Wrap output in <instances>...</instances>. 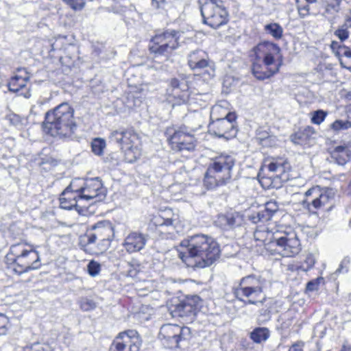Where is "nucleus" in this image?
I'll return each instance as SVG.
<instances>
[{
	"mask_svg": "<svg viewBox=\"0 0 351 351\" xmlns=\"http://www.w3.org/2000/svg\"><path fill=\"white\" fill-rule=\"evenodd\" d=\"M297 4H298V14L300 17L304 18V17L307 16L308 15H309L310 8H309L308 4H306V3L302 4V3H299Z\"/></svg>",
	"mask_w": 351,
	"mask_h": 351,
	"instance_id": "obj_43",
	"label": "nucleus"
},
{
	"mask_svg": "<svg viewBox=\"0 0 351 351\" xmlns=\"http://www.w3.org/2000/svg\"><path fill=\"white\" fill-rule=\"evenodd\" d=\"M29 80V75L26 70L25 69H19L17 73L11 77L8 82L9 90L18 93L21 90L25 88Z\"/></svg>",
	"mask_w": 351,
	"mask_h": 351,
	"instance_id": "obj_24",
	"label": "nucleus"
},
{
	"mask_svg": "<svg viewBox=\"0 0 351 351\" xmlns=\"http://www.w3.org/2000/svg\"><path fill=\"white\" fill-rule=\"evenodd\" d=\"M164 1H165V0H152V4L156 8H158L160 7V3H162Z\"/></svg>",
	"mask_w": 351,
	"mask_h": 351,
	"instance_id": "obj_54",
	"label": "nucleus"
},
{
	"mask_svg": "<svg viewBox=\"0 0 351 351\" xmlns=\"http://www.w3.org/2000/svg\"><path fill=\"white\" fill-rule=\"evenodd\" d=\"M141 339L135 330H128L119 333L112 344L117 347V350L139 351Z\"/></svg>",
	"mask_w": 351,
	"mask_h": 351,
	"instance_id": "obj_21",
	"label": "nucleus"
},
{
	"mask_svg": "<svg viewBox=\"0 0 351 351\" xmlns=\"http://www.w3.org/2000/svg\"><path fill=\"white\" fill-rule=\"evenodd\" d=\"M326 116V112L322 110H316L312 113L311 122L314 124L319 125L324 121Z\"/></svg>",
	"mask_w": 351,
	"mask_h": 351,
	"instance_id": "obj_34",
	"label": "nucleus"
},
{
	"mask_svg": "<svg viewBox=\"0 0 351 351\" xmlns=\"http://www.w3.org/2000/svg\"><path fill=\"white\" fill-rule=\"evenodd\" d=\"M204 23L213 29L226 24L228 14L221 0H208L201 6Z\"/></svg>",
	"mask_w": 351,
	"mask_h": 351,
	"instance_id": "obj_11",
	"label": "nucleus"
},
{
	"mask_svg": "<svg viewBox=\"0 0 351 351\" xmlns=\"http://www.w3.org/2000/svg\"><path fill=\"white\" fill-rule=\"evenodd\" d=\"M280 51L278 45L269 41L261 43L254 48L252 70L258 80L269 78L279 71L282 62Z\"/></svg>",
	"mask_w": 351,
	"mask_h": 351,
	"instance_id": "obj_3",
	"label": "nucleus"
},
{
	"mask_svg": "<svg viewBox=\"0 0 351 351\" xmlns=\"http://www.w3.org/2000/svg\"><path fill=\"white\" fill-rule=\"evenodd\" d=\"M216 224L224 230L230 229L229 226V214L220 215L216 220Z\"/></svg>",
	"mask_w": 351,
	"mask_h": 351,
	"instance_id": "obj_39",
	"label": "nucleus"
},
{
	"mask_svg": "<svg viewBox=\"0 0 351 351\" xmlns=\"http://www.w3.org/2000/svg\"><path fill=\"white\" fill-rule=\"evenodd\" d=\"M236 118L235 114H230L228 117L213 121L209 124V131L219 137L227 139L235 137L237 133Z\"/></svg>",
	"mask_w": 351,
	"mask_h": 351,
	"instance_id": "obj_20",
	"label": "nucleus"
},
{
	"mask_svg": "<svg viewBox=\"0 0 351 351\" xmlns=\"http://www.w3.org/2000/svg\"><path fill=\"white\" fill-rule=\"evenodd\" d=\"M80 181L78 189L83 201L88 202L95 199L97 202L105 197L106 191L99 178L86 180L80 179Z\"/></svg>",
	"mask_w": 351,
	"mask_h": 351,
	"instance_id": "obj_18",
	"label": "nucleus"
},
{
	"mask_svg": "<svg viewBox=\"0 0 351 351\" xmlns=\"http://www.w3.org/2000/svg\"><path fill=\"white\" fill-rule=\"evenodd\" d=\"M270 335L268 328L265 327H258L254 329L250 333V338L256 343H261L265 341Z\"/></svg>",
	"mask_w": 351,
	"mask_h": 351,
	"instance_id": "obj_29",
	"label": "nucleus"
},
{
	"mask_svg": "<svg viewBox=\"0 0 351 351\" xmlns=\"http://www.w3.org/2000/svg\"><path fill=\"white\" fill-rule=\"evenodd\" d=\"M180 32L167 30L155 35L149 44V50L157 56H165L177 49L179 45Z\"/></svg>",
	"mask_w": 351,
	"mask_h": 351,
	"instance_id": "obj_14",
	"label": "nucleus"
},
{
	"mask_svg": "<svg viewBox=\"0 0 351 351\" xmlns=\"http://www.w3.org/2000/svg\"><path fill=\"white\" fill-rule=\"evenodd\" d=\"M349 123L343 122L341 120H337L332 124V128L335 130H339L341 129H346L348 128V125Z\"/></svg>",
	"mask_w": 351,
	"mask_h": 351,
	"instance_id": "obj_45",
	"label": "nucleus"
},
{
	"mask_svg": "<svg viewBox=\"0 0 351 351\" xmlns=\"http://www.w3.org/2000/svg\"><path fill=\"white\" fill-rule=\"evenodd\" d=\"M264 167H267L276 178L282 181L288 179L287 171L289 169V165L284 158L267 159L265 161Z\"/></svg>",
	"mask_w": 351,
	"mask_h": 351,
	"instance_id": "obj_22",
	"label": "nucleus"
},
{
	"mask_svg": "<svg viewBox=\"0 0 351 351\" xmlns=\"http://www.w3.org/2000/svg\"><path fill=\"white\" fill-rule=\"evenodd\" d=\"M148 91L147 85H142L139 88H136V90L134 91L136 94V97H142V96L146 95Z\"/></svg>",
	"mask_w": 351,
	"mask_h": 351,
	"instance_id": "obj_46",
	"label": "nucleus"
},
{
	"mask_svg": "<svg viewBox=\"0 0 351 351\" xmlns=\"http://www.w3.org/2000/svg\"><path fill=\"white\" fill-rule=\"evenodd\" d=\"M110 351H123V350H117V347L114 345L112 344L110 348Z\"/></svg>",
	"mask_w": 351,
	"mask_h": 351,
	"instance_id": "obj_57",
	"label": "nucleus"
},
{
	"mask_svg": "<svg viewBox=\"0 0 351 351\" xmlns=\"http://www.w3.org/2000/svg\"><path fill=\"white\" fill-rule=\"evenodd\" d=\"M80 179L77 178L71 181L70 184L64 190L60 197V207L65 210H71L75 208L79 213H81L82 210L78 203H81L83 199L81 198V194L79 192L78 185L80 182Z\"/></svg>",
	"mask_w": 351,
	"mask_h": 351,
	"instance_id": "obj_19",
	"label": "nucleus"
},
{
	"mask_svg": "<svg viewBox=\"0 0 351 351\" xmlns=\"http://www.w3.org/2000/svg\"><path fill=\"white\" fill-rule=\"evenodd\" d=\"M5 259L8 264L12 265L13 271L18 274L38 269L41 266L38 252L25 243L12 245Z\"/></svg>",
	"mask_w": 351,
	"mask_h": 351,
	"instance_id": "obj_5",
	"label": "nucleus"
},
{
	"mask_svg": "<svg viewBox=\"0 0 351 351\" xmlns=\"http://www.w3.org/2000/svg\"><path fill=\"white\" fill-rule=\"evenodd\" d=\"M254 237L256 245L263 246L261 254L269 252L271 255L292 257L301 250L298 234L291 227L275 226L271 223L259 225L254 231Z\"/></svg>",
	"mask_w": 351,
	"mask_h": 351,
	"instance_id": "obj_1",
	"label": "nucleus"
},
{
	"mask_svg": "<svg viewBox=\"0 0 351 351\" xmlns=\"http://www.w3.org/2000/svg\"><path fill=\"white\" fill-rule=\"evenodd\" d=\"M180 246L184 250L180 251L178 256L188 267H209L219 257L218 243L205 234H196L184 239Z\"/></svg>",
	"mask_w": 351,
	"mask_h": 351,
	"instance_id": "obj_2",
	"label": "nucleus"
},
{
	"mask_svg": "<svg viewBox=\"0 0 351 351\" xmlns=\"http://www.w3.org/2000/svg\"><path fill=\"white\" fill-rule=\"evenodd\" d=\"M260 139L263 141V143L265 145H267L268 143L272 142L273 143H275L276 142V137L275 136H268V137H260Z\"/></svg>",
	"mask_w": 351,
	"mask_h": 351,
	"instance_id": "obj_49",
	"label": "nucleus"
},
{
	"mask_svg": "<svg viewBox=\"0 0 351 351\" xmlns=\"http://www.w3.org/2000/svg\"><path fill=\"white\" fill-rule=\"evenodd\" d=\"M337 42H332V47L335 46V45H337Z\"/></svg>",
	"mask_w": 351,
	"mask_h": 351,
	"instance_id": "obj_61",
	"label": "nucleus"
},
{
	"mask_svg": "<svg viewBox=\"0 0 351 351\" xmlns=\"http://www.w3.org/2000/svg\"><path fill=\"white\" fill-rule=\"evenodd\" d=\"M7 333L5 332V330L3 328L0 327V336L5 335Z\"/></svg>",
	"mask_w": 351,
	"mask_h": 351,
	"instance_id": "obj_59",
	"label": "nucleus"
},
{
	"mask_svg": "<svg viewBox=\"0 0 351 351\" xmlns=\"http://www.w3.org/2000/svg\"><path fill=\"white\" fill-rule=\"evenodd\" d=\"M211 95L208 93L196 94L193 96L191 95V101L189 103H197L199 104V106H205L206 103L208 102L211 99Z\"/></svg>",
	"mask_w": 351,
	"mask_h": 351,
	"instance_id": "obj_32",
	"label": "nucleus"
},
{
	"mask_svg": "<svg viewBox=\"0 0 351 351\" xmlns=\"http://www.w3.org/2000/svg\"><path fill=\"white\" fill-rule=\"evenodd\" d=\"M87 269H88V274L91 276L94 277L99 274V273L101 270V265L99 263H97L95 261H91L88 264Z\"/></svg>",
	"mask_w": 351,
	"mask_h": 351,
	"instance_id": "obj_37",
	"label": "nucleus"
},
{
	"mask_svg": "<svg viewBox=\"0 0 351 351\" xmlns=\"http://www.w3.org/2000/svg\"><path fill=\"white\" fill-rule=\"evenodd\" d=\"M303 343H297L292 346L289 351H303L302 350Z\"/></svg>",
	"mask_w": 351,
	"mask_h": 351,
	"instance_id": "obj_51",
	"label": "nucleus"
},
{
	"mask_svg": "<svg viewBox=\"0 0 351 351\" xmlns=\"http://www.w3.org/2000/svg\"><path fill=\"white\" fill-rule=\"evenodd\" d=\"M189 86L185 79H171L167 89V99L173 106L185 104L191 101Z\"/></svg>",
	"mask_w": 351,
	"mask_h": 351,
	"instance_id": "obj_16",
	"label": "nucleus"
},
{
	"mask_svg": "<svg viewBox=\"0 0 351 351\" xmlns=\"http://www.w3.org/2000/svg\"><path fill=\"white\" fill-rule=\"evenodd\" d=\"M278 206L275 202H267L265 203L263 209L261 210L258 214V221H267L272 215L278 210Z\"/></svg>",
	"mask_w": 351,
	"mask_h": 351,
	"instance_id": "obj_27",
	"label": "nucleus"
},
{
	"mask_svg": "<svg viewBox=\"0 0 351 351\" xmlns=\"http://www.w3.org/2000/svg\"><path fill=\"white\" fill-rule=\"evenodd\" d=\"M191 330L188 327L167 324L162 326L158 338L163 345L169 348H178L189 339Z\"/></svg>",
	"mask_w": 351,
	"mask_h": 351,
	"instance_id": "obj_12",
	"label": "nucleus"
},
{
	"mask_svg": "<svg viewBox=\"0 0 351 351\" xmlns=\"http://www.w3.org/2000/svg\"><path fill=\"white\" fill-rule=\"evenodd\" d=\"M340 351H351V348L347 346H343Z\"/></svg>",
	"mask_w": 351,
	"mask_h": 351,
	"instance_id": "obj_56",
	"label": "nucleus"
},
{
	"mask_svg": "<svg viewBox=\"0 0 351 351\" xmlns=\"http://www.w3.org/2000/svg\"><path fill=\"white\" fill-rule=\"evenodd\" d=\"M95 233L100 241H108L112 234V228L109 222L102 221L94 226Z\"/></svg>",
	"mask_w": 351,
	"mask_h": 351,
	"instance_id": "obj_25",
	"label": "nucleus"
},
{
	"mask_svg": "<svg viewBox=\"0 0 351 351\" xmlns=\"http://www.w3.org/2000/svg\"><path fill=\"white\" fill-rule=\"evenodd\" d=\"M315 263L314 256L312 254H308L300 267L302 271H307L314 266Z\"/></svg>",
	"mask_w": 351,
	"mask_h": 351,
	"instance_id": "obj_38",
	"label": "nucleus"
},
{
	"mask_svg": "<svg viewBox=\"0 0 351 351\" xmlns=\"http://www.w3.org/2000/svg\"><path fill=\"white\" fill-rule=\"evenodd\" d=\"M264 31L276 40H280L283 36V28L277 23L266 24L264 26Z\"/></svg>",
	"mask_w": 351,
	"mask_h": 351,
	"instance_id": "obj_30",
	"label": "nucleus"
},
{
	"mask_svg": "<svg viewBox=\"0 0 351 351\" xmlns=\"http://www.w3.org/2000/svg\"><path fill=\"white\" fill-rule=\"evenodd\" d=\"M227 104L226 101H221L213 106L210 110V119L213 121H217L222 119L223 117H228L230 114H234V112H228L225 106Z\"/></svg>",
	"mask_w": 351,
	"mask_h": 351,
	"instance_id": "obj_28",
	"label": "nucleus"
},
{
	"mask_svg": "<svg viewBox=\"0 0 351 351\" xmlns=\"http://www.w3.org/2000/svg\"><path fill=\"white\" fill-rule=\"evenodd\" d=\"M106 141L101 138H96L91 143L92 152L97 156H101L104 153L106 147Z\"/></svg>",
	"mask_w": 351,
	"mask_h": 351,
	"instance_id": "obj_31",
	"label": "nucleus"
},
{
	"mask_svg": "<svg viewBox=\"0 0 351 351\" xmlns=\"http://www.w3.org/2000/svg\"><path fill=\"white\" fill-rule=\"evenodd\" d=\"M302 204L309 213L315 214L317 210H329L333 205L335 192L332 189L313 186L304 193Z\"/></svg>",
	"mask_w": 351,
	"mask_h": 351,
	"instance_id": "obj_7",
	"label": "nucleus"
},
{
	"mask_svg": "<svg viewBox=\"0 0 351 351\" xmlns=\"http://www.w3.org/2000/svg\"><path fill=\"white\" fill-rule=\"evenodd\" d=\"M341 0H331L326 5V12L330 14L339 12L341 10Z\"/></svg>",
	"mask_w": 351,
	"mask_h": 351,
	"instance_id": "obj_35",
	"label": "nucleus"
},
{
	"mask_svg": "<svg viewBox=\"0 0 351 351\" xmlns=\"http://www.w3.org/2000/svg\"><path fill=\"white\" fill-rule=\"evenodd\" d=\"M9 320L8 317L3 315H0V327L5 330V332H8V325Z\"/></svg>",
	"mask_w": 351,
	"mask_h": 351,
	"instance_id": "obj_47",
	"label": "nucleus"
},
{
	"mask_svg": "<svg viewBox=\"0 0 351 351\" xmlns=\"http://www.w3.org/2000/svg\"><path fill=\"white\" fill-rule=\"evenodd\" d=\"M343 54L344 56L347 58H351V50L349 49L348 48H345Z\"/></svg>",
	"mask_w": 351,
	"mask_h": 351,
	"instance_id": "obj_55",
	"label": "nucleus"
},
{
	"mask_svg": "<svg viewBox=\"0 0 351 351\" xmlns=\"http://www.w3.org/2000/svg\"><path fill=\"white\" fill-rule=\"evenodd\" d=\"M194 117L198 119V123L195 125L189 123L188 125L181 126L170 135L169 142L172 149L178 152H191L195 149L196 140L192 133L202 127L203 121L197 110H195Z\"/></svg>",
	"mask_w": 351,
	"mask_h": 351,
	"instance_id": "obj_8",
	"label": "nucleus"
},
{
	"mask_svg": "<svg viewBox=\"0 0 351 351\" xmlns=\"http://www.w3.org/2000/svg\"><path fill=\"white\" fill-rule=\"evenodd\" d=\"M302 1V0H296L297 3H301Z\"/></svg>",
	"mask_w": 351,
	"mask_h": 351,
	"instance_id": "obj_62",
	"label": "nucleus"
},
{
	"mask_svg": "<svg viewBox=\"0 0 351 351\" xmlns=\"http://www.w3.org/2000/svg\"><path fill=\"white\" fill-rule=\"evenodd\" d=\"M66 4L69 5L72 9L82 10L84 5L85 2L84 0H62Z\"/></svg>",
	"mask_w": 351,
	"mask_h": 351,
	"instance_id": "obj_40",
	"label": "nucleus"
},
{
	"mask_svg": "<svg viewBox=\"0 0 351 351\" xmlns=\"http://www.w3.org/2000/svg\"><path fill=\"white\" fill-rule=\"evenodd\" d=\"M188 64L194 71H200L205 80H208L215 75V64L210 61L207 53L202 50L191 51L188 56Z\"/></svg>",
	"mask_w": 351,
	"mask_h": 351,
	"instance_id": "obj_15",
	"label": "nucleus"
},
{
	"mask_svg": "<svg viewBox=\"0 0 351 351\" xmlns=\"http://www.w3.org/2000/svg\"><path fill=\"white\" fill-rule=\"evenodd\" d=\"M20 95H23L25 97H29L30 96L29 91H27L25 93H20Z\"/></svg>",
	"mask_w": 351,
	"mask_h": 351,
	"instance_id": "obj_58",
	"label": "nucleus"
},
{
	"mask_svg": "<svg viewBox=\"0 0 351 351\" xmlns=\"http://www.w3.org/2000/svg\"><path fill=\"white\" fill-rule=\"evenodd\" d=\"M110 138L119 144L127 162H135L141 156L140 143L138 135L132 130L113 131Z\"/></svg>",
	"mask_w": 351,
	"mask_h": 351,
	"instance_id": "obj_10",
	"label": "nucleus"
},
{
	"mask_svg": "<svg viewBox=\"0 0 351 351\" xmlns=\"http://www.w3.org/2000/svg\"><path fill=\"white\" fill-rule=\"evenodd\" d=\"M97 240H99V239H98V237H97V235L95 232L88 234V244L93 243L96 242V241H97Z\"/></svg>",
	"mask_w": 351,
	"mask_h": 351,
	"instance_id": "obj_50",
	"label": "nucleus"
},
{
	"mask_svg": "<svg viewBox=\"0 0 351 351\" xmlns=\"http://www.w3.org/2000/svg\"><path fill=\"white\" fill-rule=\"evenodd\" d=\"M350 264V260L348 258H344L341 264L339 265V268L337 269V273H346L348 271V265Z\"/></svg>",
	"mask_w": 351,
	"mask_h": 351,
	"instance_id": "obj_44",
	"label": "nucleus"
},
{
	"mask_svg": "<svg viewBox=\"0 0 351 351\" xmlns=\"http://www.w3.org/2000/svg\"><path fill=\"white\" fill-rule=\"evenodd\" d=\"M265 280L260 276L250 275L243 277L234 290V294L240 300L247 299V304H255L263 302L265 296L263 293Z\"/></svg>",
	"mask_w": 351,
	"mask_h": 351,
	"instance_id": "obj_9",
	"label": "nucleus"
},
{
	"mask_svg": "<svg viewBox=\"0 0 351 351\" xmlns=\"http://www.w3.org/2000/svg\"><path fill=\"white\" fill-rule=\"evenodd\" d=\"M306 4L313 3L315 1V0H305Z\"/></svg>",
	"mask_w": 351,
	"mask_h": 351,
	"instance_id": "obj_60",
	"label": "nucleus"
},
{
	"mask_svg": "<svg viewBox=\"0 0 351 351\" xmlns=\"http://www.w3.org/2000/svg\"><path fill=\"white\" fill-rule=\"evenodd\" d=\"M32 351H51L48 346H43L40 344H36L31 347Z\"/></svg>",
	"mask_w": 351,
	"mask_h": 351,
	"instance_id": "obj_48",
	"label": "nucleus"
},
{
	"mask_svg": "<svg viewBox=\"0 0 351 351\" xmlns=\"http://www.w3.org/2000/svg\"><path fill=\"white\" fill-rule=\"evenodd\" d=\"M322 278H317L313 280L308 282L306 285V290L309 291H317L319 284L323 282Z\"/></svg>",
	"mask_w": 351,
	"mask_h": 351,
	"instance_id": "obj_42",
	"label": "nucleus"
},
{
	"mask_svg": "<svg viewBox=\"0 0 351 351\" xmlns=\"http://www.w3.org/2000/svg\"><path fill=\"white\" fill-rule=\"evenodd\" d=\"M73 115V108L68 103H62L47 112L44 129L53 136H70L76 128Z\"/></svg>",
	"mask_w": 351,
	"mask_h": 351,
	"instance_id": "obj_4",
	"label": "nucleus"
},
{
	"mask_svg": "<svg viewBox=\"0 0 351 351\" xmlns=\"http://www.w3.org/2000/svg\"><path fill=\"white\" fill-rule=\"evenodd\" d=\"M200 299L197 295L187 297L170 308L173 317H181L185 322H192L197 313Z\"/></svg>",
	"mask_w": 351,
	"mask_h": 351,
	"instance_id": "obj_17",
	"label": "nucleus"
},
{
	"mask_svg": "<svg viewBox=\"0 0 351 351\" xmlns=\"http://www.w3.org/2000/svg\"><path fill=\"white\" fill-rule=\"evenodd\" d=\"M243 221V216L239 213H232L229 214L230 228L241 226Z\"/></svg>",
	"mask_w": 351,
	"mask_h": 351,
	"instance_id": "obj_33",
	"label": "nucleus"
},
{
	"mask_svg": "<svg viewBox=\"0 0 351 351\" xmlns=\"http://www.w3.org/2000/svg\"><path fill=\"white\" fill-rule=\"evenodd\" d=\"M342 25L347 29L351 28V12L350 14L346 19V21Z\"/></svg>",
	"mask_w": 351,
	"mask_h": 351,
	"instance_id": "obj_53",
	"label": "nucleus"
},
{
	"mask_svg": "<svg viewBox=\"0 0 351 351\" xmlns=\"http://www.w3.org/2000/svg\"><path fill=\"white\" fill-rule=\"evenodd\" d=\"M332 158L338 165H343L351 158V152L344 146H337L331 153Z\"/></svg>",
	"mask_w": 351,
	"mask_h": 351,
	"instance_id": "obj_26",
	"label": "nucleus"
},
{
	"mask_svg": "<svg viewBox=\"0 0 351 351\" xmlns=\"http://www.w3.org/2000/svg\"><path fill=\"white\" fill-rule=\"evenodd\" d=\"M291 141L294 143L295 144H300V134H295L291 136Z\"/></svg>",
	"mask_w": 351,
	"mask_h": 351,
	"instance_id": "obj_52",
	"label": "nucleus"
},
{
	"mask_svg": "<svg viewBox=\"0 0 351 351\" xmlns=\"http://www.w3.org/2000/svg\"><path fill=\"white\" fill-rule=\"evenodd\" d=\"M147 241V238L145 234L132 232L125 238L123 246L129 253L137 252L144 248Z\"/></svg>",
	"mask_w": 351,
	"mask_h": 351,
	"instance_id": "obj_23",
	"label": "nucleus"
},
{
	"mask_svg": "<svg viewBox=\"0 0 351 351\" xmlns=\"http://www.w3.org/2000/svg\"><path fill=\"white\" fill-rule=\"evenodd\" d=\"M234 163V158L229 154H221L213 158L204 175V186L214 189L227 184L232 178Z\"/></svg>",
	"mask_w": 351,
	"mask_h": 351,
	"instance_id": "obj_6",
	"label": "nucleus"
},
{
	"mask_svg": "<svg viewBox=\"0 0 351 351\" xmlns=\"http://www.w3.org/2000/svg\"><path fill=\"white\" fill-rule=\"evenodd\" d=\"M80 307L84 311H90L95 308V303L92 300L84 298L80 301Z\"/></svg>",
	"mask_w": 351,
	"mask_h": 351,
	"instance_id": "obj_41",
	"label": "nucleus"
},
{
	"mask_svg": "<svg viewBox=\"0 0 351 351\" xmlns=\"http://www.w3.org/2000/svg\"><path fill=\"white\" fill-rule=\"evenodd\" d=\"M334 34L343 42L348 38L350 32L348 29L341 25L335 31Z\"/></svg>",
	"mask_w": 351,
	"mask_h": 351,
	"instance_id": "obj_36",
	"label": "nucleus"
},
{
	"mask_svg": "<svg viewBox=\"0 0 351 351\" xmlns=\"http://www.w3.org/2000/svg\"><path fill=\"white\" fill-rule=\"evenodd\" d=\"M152 223L156 226V230L165 239H173L175 232L179 233L183 230V225L178 215L173 214L171 210L162 215L154 216Z\"/></svg>",
	"mask_w": 351,
	"mask_h": 351,
	"instance_id": "obj_13",
	"label": "nucleus"
}]
</instances>
